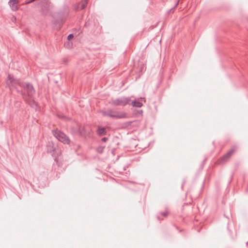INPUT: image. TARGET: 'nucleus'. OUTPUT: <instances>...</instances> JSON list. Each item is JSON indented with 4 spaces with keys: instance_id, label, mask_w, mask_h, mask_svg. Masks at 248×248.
Returning a JSON list of instances; mask_svg holds the SVG:
<instances>
[{
    "instance_id": "nucleus-1",
    "label": "nucleus",
    "mask_w": 248,
    "mask_h": 248,
    "mask_svg": "<svg viewBox=\"0 0 248 248\" xmlns=\"http://www.w3.org/2000/svg\"><path fill=\"white\" fill-rule=\"evenodd\" d=\"M21 87L23 90L20 91L17 89V92L20 93L24 100L28 104L31 108H35L37 107V104L34 100V95L35 91L30 83L23 82L21 84Z\"/></svg>"
},
{
    "instance_id": "nucleus-2",
    "label": "nucleus",
    "mask_w": 248,
    "mask_h": 248,
    "mask_svg": "<svg viewBox=\"0 0 248 248\" xmlns=\"http://www.w3.org/2000/svg\"><path fill=\"white\" fill-rule=\"evenodd\" d=\"M53 135L60 141L64 144H69L70 142L69 138L63 132L58 130H52Z\"/></svg>"
},
{
    "instance_id": "nucleus-3",
    "label": "nucleus",
    "mask_w": 248,
    "mask_h": 248,
    "mask_svg": "<svg viewBox=\"0 0 248 248\" xmlns=\"http://www.w3.org/2000/svg\"><path fill=\"white\" fill-rule=\"evenodd\" d=\"M130 99L129 97H122L116 98V99H112L110 103L114 106H124L129 104Z\"/></svg>"
},
{
    "instance_id": "nucleus-4",
    "label": "nucleus",
    "mask_w": 248,
    "mask_h": 248,
    "mask_svg": "<svg viewBox=\"0 0 248 248\" xmlns=\"http://www.w3.org/2000/svg\"><path fill=\"white\" fill-rule=\"evenodd\" d=\"M23 82H21L19 79L15 78L13 76L9 75L8 76V79L7 80V85L10 89L11 88H14L16 90L17 89V85L21 87V84H23Z\"/></svg>"
},
{
    "instance_id": "nucleus-5",
    "label": "nucleus",
    "mask_w": 248,
    "mask_h": 248,
    "mask_svg": "<svg viewBox=\"0 0 248 248\" xmlns=\"http://www.w3.org/2000/svg\"><path fill=\"white\" fill-rule=\"evenodd\" d=\"M103 116H108L112 118L121 119L125 117V114L124 113H120L118 111H115L112 109H108L106 111H103L102 112Z\"/></svg>"
},
{
    "instance_id": "nucleus-6",
    "label": "nucleus",
    "mask_w": 248,
    "mask_h": 248,
    "mask_svg": "<svg viewBox=\"0 0 248 248\" xmlns=\"http://www.w3.org/2000/svg\"><path fill=\"white\" fill-rule=\"evenodd\" d=\"M41 12L44 15H47L51 9L53 8V5L48 0H44L40 3Z\"/></svg>"
},
{
    "instance_id": "nucleus-7",
    "label": "nucleus",
    "mask_w": 248,
    "mask_h": 248,
    "mask_svg": "<svg viewBox=\"0 0 248 248\" xmlns=\"http://www.w3.org/2000/svg\"><path fill=\"white\" fill-rule=\"evenodd\" d=\"M58 150V145L53 141H48L46 145V152L50 153L53 156H55V153Z\"/></svg>"
},
{
    "instance_id": "nucleus-8",
    "label": "nucleus",
    "mask_w": 248,
    "mask_h": 248,
    "mask_svg": "<svg viewBox=\"0 0 248 248\" xmlns=\"http://www.w3.org/2000/svg\"><path fill=\"white\" fill-rule=\"evenodd\" d=\"M234 151V149H231L225 155L220 158V162L223 163L227 161L231 157Z\"/></svg>"
},
{
    "instance_id": "nucleus-9",
    "label": "nucleus",
    "mask_w": 248,
    "mask_h": 248,
    "mask_svg": "<svg viewBox=\"0 0 248 248\" xmlns=\"http://www.w3.org/2000/svg\"><path fill=\"white\" fill-rule=\"evenodd\" d=\"M18 3V0H10L8 3L12 10L16 11L18 9L17 4Z\"/></svg>"
},
{
    "instance_id": "nucleus-10",
    "label": "nucleus",
    "mask_w": 248,
    "mask_h": 248,
    "mask_svg": "<svg viewBox=\"0 0 248 248\" xmlns=\"http://www.w3.org/2000/svg\"><path fill=\"white\" fill-rule=\"evenodd\" d=\"M96 133L100 136H104L107 134V131L105 127L98 126L96 130Z\"/></svg>"
},
{
    "instance_id": "nucleus-11",
    "label": "nucleus",
    "mask_w": 248,
    "mask_h": 248,
    "mask_svg": "<svg viewBox=\"0 0 248 248\" xmlns=\"http://www.w3.org/2000/svg\"><path fill=\"white\" fill-rule=\"evenodd\" d=\"M132 104L133 107L137 108H141L142 106V103L139 100H135L132 102Z\"/></svg>"
},
{
    "instance_id": "nucleus-12",
    "label": "nucleus",
    "mask_w": 248,
    "mask_h": 248,
    "mask_svg": "<svg viewBox=\"0 0 248 248\" xmlns=\"http://www.w3.org/2000/svg\"><path fill=\"white\" fill-rule=\"evenodd\" d=\"M74 132L77 134L81 135V131L80 130V127L78 125L76 129L74 130Z\"/></svg>"
},
{
    "instance_id": "nucleus-13",
    "label": "nucleus",
    "mask_w": 248,
    "mask_h": 248,
    "mask_svg": "<svg viewBox=\"0 0 248 248\" xmlns=\"http://www.w3.org/2000/svg\"><path fill=\"white\" fill-rule=\"evenodd\" d=\"M105 147L99 146L96 149V151L98 153L101 154L103 152Z\"/></svg>"
},
{
    "instance_id": "nucleus-14",
    "label": "nucleus",
    "mask_w": 248,
    "mask_h": 248,
    "mask_svg": "<svg viewBox=\"0 0 248 248\" xmlns=\"http://www.w3.org/2000/svg\"><path fill=\"white\" fill-rule=\"evenodd\" d=\"M178 3H179V0H178L177 1V2L176 3L175 5L172 8H171L170 10V12L172 11L177 7V6L178 5Z\"/></svg>"
},
{
    "instance_id": "nucleus-15",
    "label": "nucleus",
    "mask_w": 248,
    "mask_h": 248,
    "mask_svg": "<svg viewBox=\"0 0 248 248\" xmlns=\"http://www.w3.org/2000/svg\"><path fill=\"white\" fill-rule=\"evenodd\" d=\"M74 37V35L73 34H70L68 35L67 36V39L68 40H70L71 39H72Z\"/></svg>"
},
{
    "instance_id": "nucleus-16",
    "label": "nucleus",
    "mask_w": 248,
    "mask_h": 248,
    "mask_svg": "<svg viewBox=\"0 0 248 248\" xmlns=\"http://www.w3.org/2000/svg\"><path fill=\"white\" fill-rule=\"evenodd\" d=\"M168 211L161 213V215L164 217H166L168 216Z\"/></svg>"
},
{
    "instance_id": "nucleus-17",
    "label": "nucleus",
    "mask_w": 248,
    "mask_h": 248,
    "mask_svg": "<svg viewBox=\"0 0 248 248\" xmlns=\"http://www.w3.org/2000/svg\"><path fill=\"white\" fill-rule=\"evenodd\" d=\"M87 3V1H86L85 3H83L81 5V9H84L86 7Z\"/></svg>"
},
{
    "instance_id": "nucleus-18",
    "label": "nucleus",
    "mask_w": 248,
    "mask_h": 248,
    "mask_svg": "<svg viewBox=\"0 0 248 248\" xmlns=\"http://www.w3.org/2000/svg\"><path fill=\"white\" fill-rule=\"evenodd\" d=\"M108 139L106 137H104L101 139V140L103 142H106L108 140Z\"/></svg>"
},
{
    "instance_id": "nucleus-19",
    "label": "nucleus",
    "mask_w": 248,
    "mask_h": 248,
    "mask_svg": "<svg viewBox=\"0 0 248 248\" xmlns=\"http://www.w3.org/2000/svg\"><path fill=\"white\" fill-rule=\"evenodd\" d=\"M143 111L142 110H140L139 111H138V113L140 114H141L142 113Z\"/></svg>"
},
{
    "instance_id": "nucleus-20",
    "label": "nucleus",
    "mask_w": 248,
    "mask_h": 248,
    "mask_svg": "<svg viewBox=\"0 0 248 248\" xmlns=\"http://www.w3.org/2000/svg\"><path fill=\"white\" fill-rule=\"evenodd\" d=\"M157 219H158V220H159V219H160V217H157Z\"/></svg>"
}]
</instances>
